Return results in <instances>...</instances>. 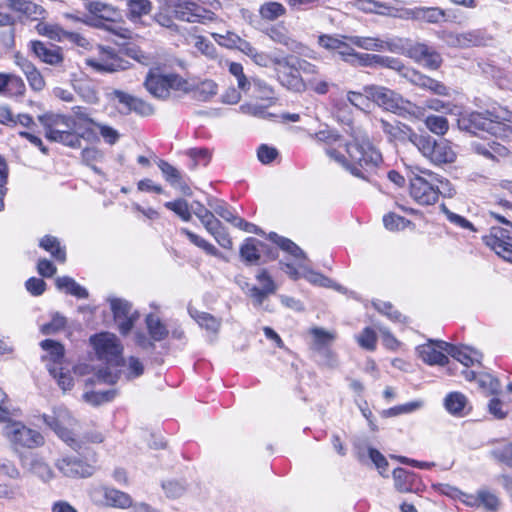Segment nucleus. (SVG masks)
<instances>
[{
  "mask_svg": "<svg viewBox=\"0 0 512 512\" xmlns=\"http://www.w3.org/2000/svg\"><path fill=\"white\" fill-rule=\"evenodd\" d=\"M344 37L321 35L318 38V44L328 51L337 52L343 61L350 64L356 51L345 41L347 39Z\"/></svg>",
  "mask_w": 512,
  "mask_h": 512,
  "instance_id": "nucleus-23",
  "label": "nucleus"
},
{
  "mask_svg": "<svg viewBox=\"0 0 512 512\" xmlns=\"http://www.w3.org/2000/svg\"><path fill=\"white\" fill-rule=\"evenodd\" d=\"M442 340H429L427 343L417 347L419 357L429 365L444 366L449 362L446 349L442 347Z\"/></svg>",
  "mask_w": 512,
  "mask_h": 512,
  "instance_id": "nucleus-22",
  "label": "nucleus"
},
{
  "mask_svg": "<svg viewBox=\"0 0 512 512\" xmlns=\"http://www.w3.org/2000/svg\"><path fill=\"white\" fill-rule=\"evenodd\" d=\"M446 41L452 47L471 48L487 46L492 41V37L483 29H474L462 33H450Z\"/></svg>",
  "mask_w": 512,
  "mask_h": 512,
  "instance_id": "nucleus-19",
  "label": "nucleus"
},
{
  "mask_svg": "<svg viewBox=\"0 0 512 512\" xmlns=\"http://www.w3.org/2000/svg\"><path fill=\"white\" fill-rule=\"evenodd\" d=\"M90 498L99 505H106L120 509H126L133 505L132 498L129 494L114 488H93L90 491Z\"/></svg>",
  "mask_w": 512,
  "mask_h": 512,
  "instance_id": "nucleus-18",
  "label": "nucleus"
},
{
  "mask_svg": "<svg viewBox=\"0 0 512 512\" xmlns=\"http://www.w3.org/2000/svg\"><path fill=\"white\" fill-rule=\"evenodd\" d=\"M43 420L69 446L75 450L80 448L71 431L75 420L66 408L54 409L52 415H43Z\"/></svg>",
  "mask_w": 512,
  "mask_h": 512,
  "instance_id": "nucleus-10",
  "label": "nucleus"
},
{
  "mask_svg": "<svg viewBox=\"0 0 512 512\" xmlns=\"http://www.w3.org/2000/svg\"><path fill=\"white\" fill-rule=\"evenodd\" d=\"M84 5L90 13L102 19H109L115 14V10L112 6L99 1H88L85 2Z\"/></svg>",
  "mask_w": 512,
  "mask_h": 512,
  "instance_id": "nucleus-58",
  "label": "nucleus"
},
{
  "mask_svg": "<svg viewBox=\"0 0 512 512\" xmlns=\"http://www.w3.org/2000/svg\"><path fill=\"white\" fill-rule=\"evenodd\" d=\"M193 46L203 55L208 58H215L217 56L216 48L208 39L203 36H193Z\"/></svg>",
  "mask_w": 512,
  "mask_h": 512,
  "instance_id": "nucleus-62",
  "label": "nucleus"
},
{
  "mask_svg": "<svg viewBox=\"0 0 512 512\" xmlns=\"http://www.w3.org/2000/svg\"><path fill=\"white\" fill-rule=\"evenodd\" d=\"M40 345L43 350L49 353V358L53 362V364L49 365L48 368L59 367V364L64 357V347L60 343L51 339L43 340Z\"/></svg>",
  "mask_w": 512,
  "mask_h": 512,
  "instance_id": "nucleus-47",
  "label": "nucleus"
},
{
  "mask_svg": "<svg viewBox=\"0 0 512 512\" xmlns=\"http://www.w3.org/2000/svg\"><path fill=\"white\" fill-rule=\"evenodd\" d=\"M4 435L16 448H35L44 443V438L38 431L20 422H8L4 427Z\"/></svg>",
  "mask_w": 512,
  "mask_h": 512,
  "instance_id": "nucleus-12",
  "label": "nucleus"
},
{
  "mask_svg": "<svg viewBox=\"0 0 512 512\" xmlns=\"http://www.w3.org/2000/svg\"><path fill=\"white\" fill-rule=\"evenodd\" d=\"M506 227H492L485 243L504 260L512 262V221Z\"/></svg>",
  "mask_w": 512,
  "mask_h": 512,
  "instance_id": "nucleus-14",
  "label": "nucleus"
},
{
  "mask_svg": "<svg viewBox=\"0 0 512 512\" xmlns=\"http://www.w3.org/2000/svg\"><path fill=\"white\" fill-rule=\"evenodd\" d=\"M370 96H372L373 104L387 111L397 114L410 113L416 117H422L424 110L412 104L410 101L404 100L402 96L383 86L372 85L369 89Z\"/></svg>",
  "mask_w": 512,
  "mask_h": 512,
  "instance_id": "nucleus-5",
  "label": "nucleus"
},
{
  "mask_svg": "<svg viewBox=\"0 0 512 512\" xmlns=\"http://www.w3.org/2000/svg\"><path fill=\"white\" fill-rule=\"evenodd\" d=\"M269 37L276 43L286 46L289 50L297 52L301 48V44L292 39L284 30L280 28H272L269 31Z\"/></svg>",
  "mask_w": 512,
  "mask_h": 512,
  "instance_id": "nucleus-50",
  "label": "nucleus"
},
{
  "mask_svg": "<svg viewBox=\"0 0 512 512\" xmlns=\"http://www.w3.org/2000/svg\"><path fill=\"white\" fill-rule=\"evenodd\" d=\"M276 65H278L276 68L277 78L282 86L295 92L305 90V83L298 73L292 57L276 60Z\"/></svg>",
  "mask_w": 512,
  "mask_h": 512,
  "instance_id": "nucleus-15",
  "label": "nucleus"
},
{
  "mask_svg": "<svg viewBox=\"0 0 512 512\" xmlns=\"http://www.w3.org/2000/svg\"><path fill=\"white\" fill-rule=\"evenodd\" d=\"M459 125L472 134L487 132L492 135H501L506 130L512 133V113L509 111L498 114L472 112L463 116L459 120Z\"/></svg>",
  "mask_w": 512,
  "mask_h": 512,
  "instance_id": "nucleus-3",
  "label": "nucleus"
},
{
  "mask_svg": "<svg viewBox=\"0 0 512 512\" xmlns=\"http://www.w3.org/2000/svg\"><path fill=\"white\" fill-rule=\"evenodd\" d=\"M409 140L424 157L430 158L436 140L428 135H421L415 132L409 135Z\"/></svg>",
  "mask_w": 512,
  "mask_h": 512,
  "instance_id": "nucleus-44",
  "label": "nucleus"
},
{
  "mask_svg": "<svg viewBox=\"0 0 512 512\" xmlns=\"http://www.w3.org/2000/svg\"><path fill=\"white\" fill-rule=\"evenodd\" d=\"M115 397L114 390L90 391L83 394V399L94 406L111 401Z\"/></svg>",
  "mask_w": 512,
  "mask_h": 512,
  "instance_id": "nucleus-60",
  "label": "nucleus"
},
{
  "mask_svg": "<svg viewBox=\"0 0 512 512\" xmlns=\"http://www.w3.org/2000/svg\"><path fill=\"white\" fill-rule=\"evenodd\" d=\"M180 232L187 236L191 243L195 246L201 248L205 253L211 256L220 257L222 254L218 251V249L204 238L199 235L191 232L187 228H181Z\"/></svg>",
  "mask_w": 512,
  "mask_h": 512,
  "instance_id": "nucleus-45",
  "label": "nucleus"
},
{
  "mask_svg": "<svg viewBox=\"0 0 512 512\" xmlns=\"http://www.w3.org/2000/svg\"><path fill=\"white\" fill-rule=\"evenodd\" d=\"M208 206L210 209L222 217L225 221L233 224L237 215L231 210V208L222 200L216 198L208 199Z\"/></svg>",
  "mask_w": 512,
  "mask_h": 512,
  "instance_id": "nucleus-51",
  "label": "nucleus"
},
{
  "mask_svg": "<svg viewBox=\"0 0 512 512\" xmlns=\"http://www.w3.org/2000/svg\"><path fill=\"white\" fill-rule=\"evenodd\" d=\"M483 507L486 511L494 512L500 507L499 498L487 489L479 490V508Z\"/></svg>",
  "mask_w": 512,
  "mask_h": 512,
  "instance_id": "nucleus-59",
  "label": "nucleus"
},
{
  "mask_svg": "<svg viewBox=\"0 0 512 512\" xmlns=\"http://www.w3.org/2000/svg\"><path fill=\"white\" fill-rule=\"evenodd\" d=\"M108 99L117 102L120 106L118 110L123 114L131 113L134 96L122 90L114 89L107 94Z\"/></svg>",
  "mask_w": 512,
  "mask_h": 512,
  "instance_id": "nucleus-48",
  "label": "nucleus"
},
{
  "mask_svg": "<svg viewBox=\"0 0 512 512\" xmlns=\"http://www.w3.org/2000/svg\"><path fill=\"white\" fill-rule=\"evenodd\" d=\"M217 84L212 80H204L194 89V97L199 101H207L217 94Z\"/></svg>",
  "mask_w": 512,
  "mask_h": 512,
  "instance_id": "nucleus-52",
  "label": "nucleus"
},
{
  "mask_svg": "<svg viewBox=\"0 0 512 512\" xmlns=\"http://www.w3.org/2000/svg\"><path fill=\"white\" fill-rule=\"evenodd\" d=\"M444 349H446V353L456 359L458 362L463 364L466 367L474 365V363H479L481 359V354L467 346H455L450 343H442L441 344Z\"/></svg>",
  "mask_w": 512,
  "mask_h": 512,
  "instance_id": "nucleus-29",
  "label": "nucleus"
},
{
  "mask_svg": "<svg viewBox=\"0 0 512 512\" xmlns=\"http://www.w3.org/2000/svg\"><path fill=\"white\" fill-rule=\"evenodd\" d=\"M356 341L362 348L373 351L376 348L377 336L373 329L366 327L356 336Z\"/></svg>",
  "mask_w": 512,
  "mask_h": 512,
  "instance_id": "nucleus-64",
  "label": "nucleus"
},
{
  "mask_svg": "<svg viewBox=\"0 0 512 512\" xmlns=\"http://www.w3.org/2000/svg\"><path fill=\"white\" fill-rule=\"evenodd\" d=\"M404 75L409 81L422 88L431 91L432 93L440 96H446L449 94V89L440 81L430 78L418 71L412 69H406Z\"/></svg>",
  "mask_w": 512,
  "mask_h": 512,
  "instance_id": "nucleus-25",
  "label": "nucleus"
},
{
  "mask_svg": "<svg viewBox=\"0 0 512 512\" xmlns=\"http://www.w3.org/2000/svg\"><path fill=\"white\" fill-rule=\"evenodd\" d=\"M31 473L40 478L44 482H49L54 478V472L51 467L41 458L33 456L22 460Z\"/></svg>",
  "mask_w": 512,
  "mask_h": 512,
  "instance_id": "nucleus-33",
  "label": "nucleus"
},
{
  "mask_svg": "<svg viewBox=\"0 0 512 512\" xmlns=\"http://www.w3.org/2000/svg\"><path fill=\"white\" fill-rule=\"evenodd\" d=\"M38 120L43 125L45 136L48 140L59 142L72 148L80 146L81 140L76 133L77 122L73 117L63 114L46 113L40 115Z\"/></svg>",
  "mask_w": 512,
  "mask_h": 512,
  "instance_id": "nucleus-2",
  "label": "nucleus"
},
{
  "mask_svg": "<svg viewBox=\"0 0 512 512\" xmlns=\"http://www.w3.org/2000/svg\"><path fill=\"white\" fill-rule=\"evenodd\" d=\"M171 8L175 19L184 22L206 24L216 19L215 13L188 0H171Z\"/></svg>",
  "mask_w": 512,
  "mask_h": 512,
  "instance_id": "nucleus-9",
  "label": "nucleus"
},
{
  "mask_svg": "<svg viewBox=\"0 0 512 512\" xmlns=\"http://www.w3.org/2000/svg\"><path fill=\"white\" fill-rule=\"evenodd\" d=\"M310 334L313 337L312 347L317 351H320L322 348L330 345L336 339L335 332L327 331L319 327L310 329Z\"/></svg>",
  "mask_w": 512,
  "mask_h": 512,
  "instance_id": "nucleus-43",
  "label": "nucleus"
},
{
  "mask_svg": "<svg viewBox=\"0 0 512 512\" xmlns=\"http://www.w3.org/2000/svg\"><path fill=\"white\" fill-rule=\"evenodd\" d=\"M120 365L126 366L127 379L140 377L144 372L143 363L134 356L129 357L126 361L123 359V362H121Z\"/></svg>",
  "mask_w": 512,
  "mask_h": 512,
  "instance_id": "nucleus-63",
  "label": "nucleus"
},
{
  "mask_svg": "<svg viewBox=\"0 0 512 512\" xmlns=\"http://www.w3.org/2000/svg\"><path fill=\"white\" fill-rule=\"evenodd\" d=\"M174 15L171 8V0L161 6L158 11L153 15V20L160 25L172 32H178L179 26L174 22Z\"/></svg>",
  "mask_w": 512,
  "mask_h": 512,
  "instance_id": "nucleus-37",
  "label": "nucleus"
},
{
  "mask_svg": "<svg viewBox=\"0 0 512 512\" xmlns=\"http://www.w3.org/2000/svg\"><path fill=\"white\" fill-rule=\"evenodd\" d=\"M477 383L488 395L498 394L501 388L500 381L488 373L478 375Z\"/></svg>",
  "mask_w": 512,
  "mask_h": 512,
  "instance_id": "nucleus-57",
  "label": "nucleus"
},
{
  "mask_svg": "<svg viewBox=\"0 0 512 512\" xmlns=\"http://www.w3.org/2000/svg\"><path fill=\"white\" fill-rule=\"evenodd\" d=\"M456 158L451 144L447 140L435 141L429 160L437 165L452 163Z\"/></svg>",
  "mask_w": 512,
  "mask_h": 512,
  "instance_id": "nucleus-32",
  "label": "nucleus"
},
{
  "mask_svg": "<svg viewBox=\"0 0 512 512\" xmlns=\"http://www.w3.org/2000/svg\"><path fill=\"white\" fill-rule=\"evenodd\" d=\"M158 167L161 170L165 180L174 188L179 189L184 195H191V189L185 182L181 172L165 160L158 162Z\"/></svg>",
  "mask_w": 512,
  "mask_h": 512,
  "instance_id": "nucleus-30",
  "label": "nucleus"
},
{
  "mask_svg": "<svg viewBox=\"0 0 512 512\" xmlns=\"http://www.w3.org/2000/svg\"><path fill=\"white\" fill-rule=\"evenodd\" d=\"M190 316L199 324L200 327L204 328L210 333L217 334L221 327V320L214 317L213 315L201 312L195 309H189Z\"/></svg>",
  "mask_w": 512,
  "mask_h": 512,
  "instance_id": "nucleus-38",
  "label": "nucleus"
},
{
  "mask_svg": "<svg viewBox=\"0 0 512 512\" xmlns=\"http://www.w3.org/2000/svg\"><path fill=\"white\" fill-rule=\"evenodd\" d=\"M31 49L36 57L48 65L60 66L64 61L62 49L58 46L41 41H32Z\"/></svg>",
  "mask_w": 512,
  "mask_h": 512,
  "instance_id": "nucleus-24",
  "label": "nucleus"
},
{
  "mask_svg": "<svg viewBox=\"0 0 512 512\" xmlns=\"http://www.w3.org/2000/svg\"><path fill=\"white\" fill-rule=\"evenodd\" d=\"M371 87L372 85H367L363 87L362 92L348 91V102L351 105L355 106L356 108L360 109L361 111L370 112L374 107L372 96H370L369 94V92H371L369 90Z\"/></svg>",
  "mask_w": 512,
  "mask_h": 512,
  "instance_id": "nucleus-34",
  "label": "nucleus"
},
{
  "mask_svg": "<svg viewBox=\"0 0 512 512\" xmlns=\"http://www.w3.org/2000/svg\"><path fill=\"white\" fill-rule=\"evenodd\" d=\"M409 190L411 197L421 205H433L448 182L443 181L436 173L418 166L410 169Z\"/></svg>",
  "mask_w": 512,
  "mask_h": 512,
  "instance_id": "nucleus-1",
  "label": "nucleus"
},
{
  "mask_svg": "<svg viewBox=\"0 0 512 512\" xmlns=\"http://www.w3.org/2000/svg\"><path fill=\"white\" fill-rule=\"evenodd\" d=\"M404 17L436 24L445 20L446 12L439 7H416L405 10Z\"/></svg>",
  "mask_w": 512,
  "mask_h": 512,
  "instance_id": "nucleus-27",
  "label": "nucleus"
},
{
  "mask_svg": "<svg viewBox=\"0 0 512 512\" xmlns=\"http://www.w3.org/2000/svg\"><path fill=\"white\" fill-rule=\"evenodd\" d=\"M55 285L58 290L65 292L66 294L73 295L80 299H85L89 296L86 288L78 284L73 278L69 276L57 277Z\"/></svg>",
  "mask_w": 512,
  "mask_h": 512,
  "instance_id": "nucleus-35",
  "label": "nucleus"
},
{
  "mask_svg": "<svg viewBox=\"0 0 512 512\" xmlns=\"http://www.w3.org/2000/svg\"><path fill=\"white\" fill-rule=\"evenodd\" d=\"M248 95L265 100L268 102L267 106H270L273 103L274 90L265 81L255 78L252 79V87Z\"/></svg>",
  "mask_w": 512,
  "mask_h": 512,
  "instance_id": "nucleus-41",
  "label": "nucleus"
},
{
  "mask_svg": "<svg viewBox=\"0 0 512 512\" xmlns=\"http://www.w3.org/2000/svg\"><path fill=\"white\" fill-rule=\"evenodd\" d=\"M258 285H252L248 282L240 284L242 291L251 300L255 308L261 307L265 300L276 293L278 285L275 283L271 275L266 269H261L255 275Z\"/></svg>",
  "mask_w": 512,
  "mask_h": 512,
  "instance_id": "nucleus-8",
  "label": "nucleus"
},
{
  "mask_svg": "<svg viewBox=\"0 0 512 512\" xmlns=\"http://www.w3.org/2000/svg\"><path fill=\"white\" fill-rule=\"evenodd\" d=\"M264 255L269 259L276 257L268 244L256 238H247L240 248L241 258L250 265L258 264Z\"/></svg>",
  "mask_w": 512,
  "mask_h": 512,
  "instance_id": "nucleus-21",
  "label": "nucleus"
},
{
  "mask_svg": "<svg viewBox=\"0 0 512 512\" xmlns=\"http://www.w3.org/2000/svg\"><path fill=\"white\" fill-rule=\"evenodd\" d=\"M110 307L120 333L127 335L139 318L138 312L133 310L132 305L128 301L119 298L111 299Z\"/></svg>",
  "mask_w": 512,
  "mask_h": 512,
  "instance_id": "nucleus-17",
  "label": "nucleus"
},
{
  "mask_svg": "<svg viewBox=\"0 0 512 512\" xmlns=\"http://www.w3.org/2000/svg\"><path fill=\"white\" fill-rule=\"evenodd\" d=\"M127 19L136 27L146 26L143 17L150 14L153 4L150 0H127Z\"/></svg>",
  "mask_w": 512,
  "mask_h": 512,
  "instance_id": "nucleus-28",
  "label": "nucleus"
},
{
  "mask_svg": "<svg viewBox=\"0 0 512 512\" xmlns=\"http://www.w3.org/2000/svg\"><path fill=\"white\" fill-rule=\"evenodd\" d=\"M491 455L498 461L512 467V443L501 442L493 447Z\"/></svg>",
  "mask_w": 512,
  "mask_h": 512,
  "instance_id": "nucleus-54",
  "label": "nucleus"
},
{
  "mask_svg": "<svg viewBox=\"0 0 512 512\" xmlns=\"http://www.w3.org/2000/svg\"><path fill=\"white\" fill-rule=\"evenodd\" d=\"M39 246L49 252L56 261L60 263L66 261L65 247L61 246L60 241L56 237L45 235L40 239Z\"/></svg>",
  "mask_w": 512,
  "mask_h": 512,
  "instance_id": "nucleus-36",
  "label": "nucleus"
},
{
  "mask_svg": "<svg viewBox=\"0 0 512 512\" xmlns=\"http://www.w3.org/2000/svg\"><path fill=\"white\" fill-rule=\"evenodd\" d=\"M345 38L350 44L363 50L399 53L404 49V39L399 37L381 39L378 37L368 36H349Z\"/></svg>",
  "mask_w": 512,
  "mask_h": 512,
  "instance_id": "nucleus-13",
  "label": "nucleus"
},
{
  "mask_svg": "<svg viewBox=\"0 0 512 512\" xmlns=\"http://www.w3.org/2000/svg\"><path fill=\"white\" fill-rule=\"evenodd\" d=\"M98 57H91L85 60L86 64L99 72H116L125 69L124 61L114 53L113 49L99 47Z\"/></svg>",
  "mask_w": 512,
  "mask_h": 512,
  "instance_id": "nucleus-20",
  "label": "nucleus"
},
{
  "mask_svg": "<svg viewBox=\"0 0 512 512\" xmlns=\"http://www.w3.org/2000/svg\"><path fill=\"white\" fill-rule=\"evenodd\" d=\"M346 152L351 163L350 172L361 178H365L363 170L375 168L382 160L381 154L372 146L366 135L355 137L347 143Z\"/></svg>",
  "mask_w": 512,
  "mask_h": 512,
  "instance_id": "nucleus-4",
  "label": "nucleus"
},
{
  "mask_svg": "<svg viewBox=\"0 0 512 512\" xmlns=\"http://www.w3.org/2000/svg\"><path fill=\"white\" fill-rule=\"evenodd\" d=\"M146 324L149 334L154 341H161L167 337L168 330L158 317L151 314L148 315Z\"/></svg>",
  "mask_w": 512,
  "mask_h": 512,
  "instance_id": "nucleus-49",
  "label": "nucleus"
},
{
  "mask_svg": "<svg viewBox=\"0 0 512 512\" xmlns=\"http://www.w3.org/2000/svg\"><path fill=\"white\" fill-rule=\"evenodd\" d=\"M425 125L429 131L436 135H444L449 129L448 121L443 116L430 115L425 119Z\"/></svg>",
  "mask_w": 512,
  "mask_h": 512,
  "instance_id": "nucleus-55",
  "label": "nucleus"
},
{
  "mask_svg": "<svg viewBox=\"0 0 512 512\" xmlns=\"http://www.w3.org/2000/svg\"><path fill=\"white\" fill-rule=\"evenodd\" d=\"M187 81L176 74H157L150 72L144 82L147 91L155 98L167 99L171 90H186Z\"/></svg>",
  "mask_w": 512,
  "mask_h": 512,
  "instance_id": "nucleus-7",
  "label": "nucleus"
},
{
  "mask_svg": "<svg viewBox=\"0 0 512 512\" xmlns=\"http://www.w3.org/2000/svg\"><path fill=\"white\" fill-rule=\"evenodd\" d=\"M57 470L67 478H87L94 474L95 467L77 456H63L55 461Z\"/></svg>",
  "mask_w": 512,
  "mask_h": 512,
  "instance_id": "nucleus-16",
  "label": "nucleus"
},
{
  "mask_svg": "<svg viewBox=\"0 0 512 512\" xmlns=\"http://www.w3.org/2000/svg\"><path fill=\"white\" fill-rule=\"evenodd\" d=\"M300 268L303 270V278L306 279L309 283L320 287L333 288L337 291H343V287L341 285L334 283L331 279L324 276L323 274L309 269L306 265H300Z\"/></svg>",
  "mask_w": 512,
  "mask_h": 512,
  "instance_id": "nucleus-39",
  "label": "nucleus"
},
{
  "mask_svg": "<svg viewBox=\"0 0 512 512\" xmlns=\"http://www.w3.org/2000/svg\"><path fill=\"white\" fill-rule=\"evenodd\" d=\"M35 28L40 35L46 36L51 40L58 42L65 41L67 30L63 29L58 24L39 22Z\"/></svg>",
  "mask_w": 512,
  "mask_h": 512,
  "instance_id": "nucleus-42",
  "label": "nucleus"
},
{
  "mask_svg": "<svg viewBox=\"0 0 512 512\" xmlns=\"http://www.w3.org/2000/svg\"><path fill=\"white\" fill-rule=\"evenodd\" d=\"M285 13V7L281 3L274 1L265 2L259 8L261 18L267 21H274Z\"/></svg>",
  "mask_w": 512,
  "mask_h": 512,
  "instance_id": "nucleus-46",
  "label": "nucleus"
},
{
  "mask_svg": "<svg viewBox=\"0 0 512 512\" xmlns=\"http://www.w3.org/2000/svg\"><path fill=\"white\" fill-rule=\"evenodd\" d=\"M75 90L78 94L90 104H96L99 101V96L94 85L88 81L78 82L75 84Z\"/></svg>",
  "mask_w": 512,
  "mask_h": 512,
  "instance_id": "nucleus-56",
  "label": "nucleus"
},
{
  "mask_svg": "<svg viewBox=\"0 0 512 512\" xmlns=\"http://www.w3.org/2000/svg\"><path fill=\"white\" fill-rule=\"evenodd\" d=\"M446 410L458 417H463L471 411V406L467 397L460 392H451L444 399Z\"/></svg>",
  "mask_w": 512,
  "mask_h": 512,
  "instance_id": "nucleus-31",
  "label": "nucleus"
},
{
  "mask_svg": "<svg viewBox=\"0 0 512 512\" xmlns=\"http://www.w3.org/2000/svg\"><path fill=\"white\" fill-rule=\"evenodd\" d=\"M228 70L236 79L238 89L244 94H249L252 87V79H249L245 75L242 64L237 62H228Z\"/></svg>",
  "mask_w": 512,
  "mask_h": 512,
  "instance_id": "nucleus-40",
  "label": "nucleus"
},
{
  "mask_svg": "<svg viewBox=\"0 0 512 512\" xmlns=\"http://www.w3.org/2000/svg\"><path fill=\"white\" fill-rule=\"evenodd\" d=\"M398 54H404L430 70L438 69L442 63L441 55L434 48L425 43H412L408 39H404V49Z\"/></svg>",
  "mask_w": 512,
  "mask_h": 512,
  "instance_id": "nucleus-11",
  "label": "nucleus"
},
{
  "mask_svg": "<svg viewBox=\"0 0 512 512\" xmlns=\"http://www.w3.org/2000/svg\"><path fill=\"white\" fill-rule=\"evenodd\" d=\"M394 487L400 493L417 492L421 482L417 474L404 468H396L393 471Z\"/></svg>",
  "mask_w": 512,
  "mask_h": 512,
  "instance_id": "nucleus-26",
  "label": "nucleus"
},
{
  "mask_svg": "<svg viewBox=\"0 0 512 512\" xmlns=\"http://www.w3.org/2000/svg\"><path fill=\"white\" fill-rule=\"evenodd\" d=\"M97 357L110 364L119 366L123 362V346L118 337L110 332H102L90 337Z\"/></svg>",
  "mask_w": 512,
  "mask_h": 512,
  "instance_id": "nucleus-6",
  "label": "nucleus"
},
{
  "mask_svg": "<svg viewBox=\"0 0 512 512\" xmlns=\"http://www.w3.org/2000/svg\"><path fill=\"white\" fill-rule=\"evenodd\" d=\"M165 207L176 213L183 221L188 222L191 220V212L186 200L177 199L175 201L166 202Z\"/></svg>",
  "mask_w": 512,
  "mask_h": 512,
  "instance_id": "nucleus-61",
  "label": "nucleus"
},
{
  "mask_svg": "<svg viewBox=\"0 0 512 512\" xmlns=\"http://www.w3.org/2000/svg\"><path fill=\"white\" fill-rule=\"evenodd\" d=\"M270 239L277 244L282 250L288 252L295 258H305V254L300 247L289 239L278 236L275 233L270 235Z\"/></svg>",
  "mask_w": 512,
  "mask_h": 512,
  "instance_id": "nucleus-53",
  "label": "nucleus"
}]
</instances>
